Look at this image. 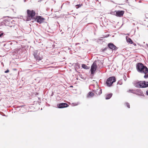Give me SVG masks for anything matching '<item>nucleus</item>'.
<instances>
[{
	"label": "nucleus",
	"mask_w": 148,
	"mask_h": 148,
	"mask_svg": "<svg viewBox=\"0 0 148 148\" xmlns=\"http://www.w3.org/2000/svg\"><path fill=\"white\" fill-rule=\"evenodd\" d=\"M94 95V94L92 92H89L88 94L87 97L88 98L91 97H93Z\"/></svg>",
	"instance_id": "nucleus-11"
},
{
	"label": "nucleus",
	"mask_w": 148,
	"mask_h": 148,
	"mask_svg": "<svg viewBox=\"0 0 148 148\" xmlns=\"http://www.w3.org/2000/svg\"><path fill=\"white\" fill-rule=\"evenodd\" d=\"M135 86L138 88H146L148 86V82L145 81H140L135 82Z\"/></svg>",
	"instance_id": "nucleus-3"
},
{
	"label": "nucleus",
	"mask_w": 148,
	"mask_h": 148,
	"mask_svg": "<svg viewBox=\"0 0 148 148\" xmlns=\"http://www.w3.org/2000/svg\"><path fill=\"white\" fill-rule=\"evenodd\" d=\"M34 55L36 60L39 61L43 59L42 56L40 55V53H38L36 52H35L34 53Z\"/></svg>",
	"instance_id": "nucleus-8"
},
{
	"label": "nucleus",
	"mask_w": 148,
	"mask_h": 148,
	"mask_svg": "<svg viewBox=\"0 0 148 148\" xmlns=\"http://www.w3.org/2000/svg\"><path fill=\"white\" fill-rule=\"evenodd\" d=\"M3 34V33H1V34H0V37H1L2 36Z\"/></svg>",
	"instance_id": "nucleus-21"
},
{
	"label": "nucleus",
	"mask_w": 148,
	"mask_h": 148,
	"mask_svg": "<svg viewBox=\"0 0 148 148\" xmlns=\"http://www.w3.org/2000/svg\"><path fill=\"white\" fill-rule=\"evenodd\" d=\"M68 106V105L66 103H60L57 105V106L59 108H66Z\"/></svg>",
	"instance_id": "nucleus-10"
},
{
	"label": "nucleus",
	"mask_w": 148,
	"mask_h": 148,
	"mask_svg": "<svg viewBox=\"0 0 148 148\" xmlns=\"http://www.w3.org/2000/svg\"><path fill=\"white\" fill-rule=\"evenodd\" d=\"M125 106H126L128 108H130V104L127 102L125 103Z\"/></svg>",
	"instance_id": "nucleus-17"
},
{
	"label": "nucleus",
	"mask_w": 148,
	"mask_h": 148,
	"mask_svg": "<svg viewBox=\"0 0 148 148\" xmlns=\"http://www.w3.org/2000/svg\"><path fill=\"white\" fill-rule=\"evenodd\" d=\"M82 67L84 69H89V67L87 66L85 64H82Z\"/></svg>",
	"instance_id": "nucleus-15"
},
{
	"label": "nucleus",
	"mask_w": 148,
	"mask_h": 148,
	"mask_svg": "<svg viewBox=\"0 0 148 148\" xmlns=\"http://www.w3.org/2000/svg\"><path fill=\"white\" fill-rule=\"evenodd\" d=\"M108 46L110 49L112 50H116L118 49V48L113 43H109L108 44Z\"/></svg>",
	"instance_id": "nucleus-9"
},
{
	"label": "nucleus",
	"mask_w": 148,
	"mask_h": 148,
	"mask_svg": "<svg viewBox=\"0 0 148 148\" xmlns=\"http://www.w3.org/2000/svg\"><path fill=\"white\" fill-rule=\"evenodd\" d=\"M136 68L138 71L141 73L146 74L148 73V68L142 63H138L136 66Z\"/></svg>",
	"instance_id": "nucleus-1"
},
{
	"label": "nucleus",
	"mask_w": 148,
	"mask_h": 148,
	"mask_svg": "<svg viewBox=\"0 0 148 148\" xmlns=\"http://www.w3.org/2000/svg\"><path fill=\"white\" fill-rule=\"evenodd\" d=\"M124 11H115L114 12H112V14L115 15L116 16L118 17L122 16L124 13Z\"/></svg>",
	"instance_id": "nucleus-5"
},
{
	"label": "nucleus",
	"mask_w": 148,
	"mask_h": 148,
	"mask_svg": "<svg viewBox=\"0 0 148 148\" xmlns=\"http://www.w3.org/2000/svg\"><path fill=\"white\" fill-rule=\"evenodd\" d=\"M34 20L36 21L37 23H41L44 22L45 19L41 16H36Z\"/></svg>",
	"instance_id": "nucleus-6"
},
{
	"label": "nucleus",
	"mask_w": 148,
	"mask_h": 148,
	"mask_svg": "<svg viewBox=\"0 0 148 148\" xmlns=\"http://www.w3.org/2000/svg\"><path fill=\"white\" fill-rule=\"evenodd\" d=\"M97 68V66L96 63L94 62L91 65V67L90 71L92 74H93L95 73Z\"/></svg>",
	"instance_id": "nucleus-7"
},
{
	"label": "nucleus",
	"mask_w": 148,
	"mask_h": 148,
	"mask_svg": "<svg viewBox=\"0 0 148 148\" xmlns=\"http://www.w3.org/2000/svg\"><path fill=\"white\" fill-rule=\"evenodd\" d=\"M112 94L110 93L107 95L106 96V99H110L112 96Z\"/></svg>",
	"instance_id": "nucleus-12"
},
{
	"label": "nucleus",
	"mask_w": 148,
	"mask_h": 148,
	"mask_svg": "<svg viewBox=\"0 0 148 148\" xmlns=\"http://www.w3.org/2000/svg\"><path fill=\"white\" fill-rule=\"evenodd\" d=\"M144 77L145 78H148V74H145V75L144 76Z\"/></svg>",
	"instance_id": "nucleus-19"
},
{
	"label": "nucleus",
	"mask_w": 148,
	"mask_h": 148,
	"mask_svg": "<svg viewBox=\"0 0 148 148\" xmlns=\"http://www.w3.org/2000/svg\"><path fill=\"white\" fill-rule=\"evenodd\" d=\"M9 70L7 69L6 71H5V73H8L9 72Z\"/></svg>",
	"instance_id": "nucleus-20"
},
{
	"label": "nucleus",
	"mask_w": 148,
	"mask_h": 148,
	"mask_svg": "<svg viewBox=\"0 0 148 148\" xmlns=\"http://www.w3.org/2000/svg\"><path fill=\"white\" fill-rule=\"evenodd\" d=\"M98 91H99V92H98V93H97V92L96 93V94H97L99 95L100 94H101L102 93L101 90V89H97L96 92H97Z\"/></svg>",
	"instance_id": "nucleus-16"
},
{
	"label": "nucleus",
	"mask_w": 148,
	"mask_h": 148,
	"mask_svg": "<svg viewBox=\"0 0 148 148\" xmlns=\"http://www.w3.org/2000/svg\"><path fill=\"white\" fill-rule=\"evenodd\" d=\"M116 78L114 77H111L109 78L107 80L106 84L108 86H111L112 84L116 81Z\"/></svg>",
	"instance_id": "nucleus-4"
},
{
	"label": "nucleus",
	"mask_w": 148,
	"mask_h": 148,
	"mask_svg": "<svg viewBox=\"0 0 148 148\" xmlns=\"http://www.w3.org/2000/svg\"><path fill=\"white\" fill-rule=\"evenodd\" d=\"M27 21H31V20H34L35 18L36 12L33 10H27Z\"/></svg>",
	"instance_id": "nucleus-2"
},
{
	"label": "nucleus",
	"mask_w": 148,
	"mask_h": 148,
	"mask_svg": "<svg viewBox=\"0 0 148 148\" xmlns=\"http://www.w3.org/2000/svg\"><path fill=\"white\" fill-rule=\"evenodd\" d=\"M133 45H134L135 46H136V44L135 43H134L133 42Z\"/></svg>",
	"instance_id": "nucleus-22"
},
{
	"label": "nucleus",
	"mask_w": 148,
	"mask_h": 148,
	"mask_svg": "<svg viewBox=\"0 0 148 148\" xmlns=\"http://www.w3.org/2000/svg\"><path fill=\"white\" fill-rule=\"evenodd\" d=\"M146 93H147V95H148V90H147L146 91Z\"/></svg>",
	"instance_id": "nucleus-23"
},
{
	"label": "nucleus",
	"mask_w": 148,
	"mask_h": 148,
	"mask_svg": "<svg viewBox=\"0 0 148 148\" xmlns=\"http://www.w3.org/2000/svg\"><path fill=\"white\" fill-rule=\"evenodd\" d=\"M127 42H129L130 44L133 43V41L132 39L130 38H127Z\"/></svg>",
	"instance_id": "nucleus-13"
},
{
	"label": "nucleus",
	"mask_w": 148,
	"mask_h": 148,
	"mask_svg": "<svg viewBox=\"0 0 148 148\" xmlns=\"http://www.w3.org/2000/svg\"><path fill=\"white\" fill-rule=\"evenodd\" d=\"M128 92H129L134 93V90H129Z\"/></svg>",
	"instance_id": "nucleus-18"
},
{
	"label": "nucleus",
	"mask_w": 148,
	"mask_h": 148,
	"mask_svg": "<svg viewBox=\"0 0 148 148\" xmlns=\"http://www.w3.org/2000/svg\"><path fill=\"white\" fill-rule=\"evenodd\" d=\"M127 2L129 5L132 6L133 4V1L132 0H127Z\"/></svg>",
	"instance_id": "nucleus-14"
}]
</instances>
